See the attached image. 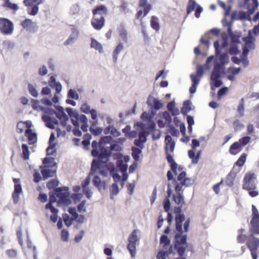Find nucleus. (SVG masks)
<instances>
[{"label":"nucleus","mask_w":259,"mask_h":259,"mask_svg":"<svg viewBox=\"0 0 259 259\" xmlns=\"http://www.w3.org/2000/svg\"><path fill=\"white\" fill-rule=\"evenodd\" d=\"M182 211L181 207H175L174 212L177 214L176 216V233L175 235V242L174 247L177 249L178 254L182 256L186 251V247L182 245L187 244V235H182L183 229L182 224L185 220V215L181 214Z\"/></svg>","instance_id":"f257e3e1"},{"label":"nucleus","mask_w":259,"mask_h":259,"mask_svg":"<svg viewBox=\"0 0 259 259\" xmlns=\"http://www.w3.org/2000/svg\"><path fill=\"white\" fill-rule=\"evenodd\" d=\"M70 192L67 186L58 187L49 193V202L47 207L52 206V204L57 203L58 207H66L71 204L70 198Z\"/></svg>","instance_id":"f03ea898"},{"label":"nucleus","mask_w":259,"mask_h":259,"mask_svg":"<svg viewBox=\"0 0 259 259\" xmlns=\"http://www.w3.org/2000/svg\"><path fill=\"white\" fill-rule=\"evenodd\" d=\"M116 146V144L111 145L109 147L98 146L100 152L98 151V170L104 176H106L109 170L108 158L111 156L112 151Z\"/></svg>","instance_id":"7ed1b4c3"},{"label":"nucleus","mask_w":259,"mask_h":259,"mask_svg":"<svg viewBox=\"0 0 259 259\" xmlns=\"http://www.w3.org/2000/svg\"><path fill=\"white\" fill-rule=\"evenodd\" d=\"M256 176L253 172H247L243 178L242 188L248 192L251 197H254L258 195L256 186Z\"/></svg>","instance_id":"20e7f679"},{"label":"nucleus","mask_w":259,"mask_h":259,"mask_svg":"<svg viewBox=\"0 0 259 259\" xmlns=\"http://www.w3.org/2000/svg\"><path fill=\"white\" fill-rule=\"evenodd\" d=\"M165 151L167 161L170 165L171 170L175 174H176L178 164L175 161L172 156L170 154V153L174 152L176 143L172 140V138L170 136L167 135L165 137Z\"/></svg>","instance_id":"39448f33"},{"label":"nucleus","mask_w":259,"mask_h":259,"mask_svg":"<svg viewBox=\"0 0 259 259\" xmlns=\"http://www.w3.org/2000/svg\"><path fill=\"white\" fill-rule=\"evenodd\" d=\"M251 233L247 237L246 245L249 249L252 259H257V250L259 247V238Z\"/></svg>","instance_id":"423d86ee"},{"label":"nucleus","mask_w":259,"mask_h":259,"mask_svg":"<svg viewBox=\"0 0 259 259\" xmlns=\"http://www.w3.org/2000/svg\"><path fill=\"white\" fill-rule=\"evenodd\" d=\"M252 212L249 232L253 234L259 235V212L254 205H252Z\"/></svg>","instance_id":"0eeeda50"},{"label":"nucleus","mask_w":259,"mask_h":259,"mask_svg":"<svg viewBox=\"0 0 259 259\" xmlns=\"http://www.w3.org/2000/svg\"><path fill=\"white\" fill-rule=\"evenodd\" d=\"M14 30L13 22L6 18H0V31L4 35H11Z\"/></svg>","instance_id":"6e6552de"},{"label":"nucleus","mask_w":259,"mask_h":259,"mask_svg":"<svg viewBox=\"0 0 259 259\" xmlns=\"http://www.w3.org/2000/svg\"><path fill=\"white\" fill-rule=\"evenodd\" d=\"M138 232V231L137 230H133L127 239L128 244L127 248L130 251L132 256H134L135 255L136 245L139 241V238L137 235Z\"/></svg>","instance_id":"1a4fd4ad"},{"label":"nucleus","mask_w":259,"mask_h":259,"mask_svg":"<svg viewBox=\"0 0 259 259\" xmlns=\"http://www.w3.org/2000/svg\"><path fill=\"white\" fill-rule=\"evenodd\" d=\"M49 86L52 89H55L56 94L54 95L52 98V102L55 104L58 103L59 101V96L57 95L59 94L62 89V85L59 81H57L56 77L54 76H51L48 81Z\"/></svg>","instance_id":"9d476101"},{"label":"nucleus","mask_w":259,"mask_h":259,"mask_svg":"<svg viewBox=\"0 0 259 259\" xmlns=\"http://www.w3.org/2000/svg\"><path fill=\"white\" fill-rule=\"evenodd\" d=\"M139 7L143 9V10H139L136 15V18L139 19L143 14V17H145L152 9V6L150 4L148 3V0H140Z\"/></svg>","instance_id":"9b49d317"},{"label":"nucleus","mask_w":259,"mask_h":259,"mask_svg":"<svg viewBox=\"0 0 259 259\" xmlns=\"http://www.w3.org/2000/svg\"><path fill=\"white\" fill-rule=\"evenodd\" d=\"M13 181L14 183V190L12 193V198L13 203L17 204L19 200V195L22 193L23 189L19 178H13Z\"/></svg>","instance_id":"f8f14e48"},{"label":"nucleus","mask_w":259,"mask_h":259,"mask_svg":"<svg viewBox=\"0 0 259 259\" xmlns=\"http://www.w3.org/2000/svg\"><path fill=\"white\" fill-rule=\"evenodd\" d=\"M22 27L30 33H35L38 31V27L35 22L28 18H26L21 22Z\"/></svg>","instance_id":"ddd939ff"},{"label":"nucleus","mask_w":259,"mask_h":259,"mask_svg":"<svg viewBox=\"0 0 259 259\" xmlns=\"http://www.w3.org/2000/svg\"><path fill=\"white\" fill-rule=\"evenodd\" d=\"M41 170V173L42 176V179L46 180L49 178L54 177L57 172V169H51V167L48 166H44L41 165L39 167Z\"/></svg>","instance_id":"4468645a"},{"label":"nucleus","mask_w":259,"mask_h":259,"mask_svg":"<svg viewBox=\"0 0 259 259\" xmlns=\"http://www.w3.org/2000/svg\"><path fill=\"white\" fill-rule=\"evenodd\" d=\"M97 169L95 171H92V166L91 167V170L89 176L85 179L81 184V187L82 188L88 187L90 183L91 176L94 175L93 179V183L95 187H97Z\"/></svg>","instance_id":"2eb2a0df"},{"label":"nucleus","mask_w":259,"mask_h":259,"mask_svg":"<svg viewBox=\"0 0 259 259\" xmlns=\"http://www.w3.org/2000/svg\"><path fill=\"white\" fill-rule=\"evenodd\" d=\"M93 150L91 155L94 157L92 162V171H95L97 169V140H94L92 143Z\"/></svg>","instance_id":"dca6fc26"},{"label":"nucleus","mask_w":259,"mask_h":259,"mask_svg":"<svg viewBox=\"0 0 259 259\" xmlns=\"http://www.w3.org/2000/svg\"><path fill=\"white\" fill-rule=\"evenodd\" d=\"M149 132L146 131H142L140 132L139 134V139H136L134 141V144L140 148L141 149H143L144 148V143H145L147 141V137L149 135Z\"/></svg>","instance_id":"f3484780"},{"label":"nucleus","mask_w":259,"mask_h":259,"mask_svg":"<svg viewBox=\"0 0 259 259\" xmlns=\"http://www.w3.org/2000/svg\"><path fill=\"white\" fill-rule=\"evenodd\" d=\"M25 136L27 137L29 145H33L37 141V134L30 128L25 130Z\"/></svg>","instance_id":"a211bd4d"},{"label":"nucleus","mask_w":259,"mask_h":259,"mask_svg":"<svg viewBox=\"0 0 259 259\" xmlns=\"http://www.w3.org/2000/svg\"><path fill=\"white\" fill-rule=\"evenodd\" d=\"M224 70L225 67L224 65L216 63L214 65L211 76H212L215 78H219L221 76V74L224 73Z\"/></svg>","instance_id":"6ab92c4d"},{"label":"nucleus","mask_w":259,"mask_h":259,"mask_svg":"<svg viewBox=\"0 0 259 259\" xmlns=\"http://www.w3.org/2000/svg\"><path fill=\"white\" fill-rule=\"evenodd\" d=\"M46 121H44L45 122V125L48 128L54 130L55 128V125L59 124L58 120L54 117H49V116H44Z\"/></svg>","instance_id":"aec40b11"},{"label":"nucleus","mask_w":259,"mask_h":259,"mask_svg":"<svg viewBox=\"0 0 259 259\" xmlns=\"http://www.w3.org/2000/svg\"><path fill=\"white\" fill-rule=\"evenodd\" d=\"M178 181L181 182V184L185 185V186L188 187L192 184V180L186 177V173L185 171H182L177 177Z\"/></svg>","instance_id":"412c9836"},{"label":"nucleus","mask_w":259,"mask_h":259,"mask_svg":"<svg viewBox=\"0 0 259 259\" xmlns=\"http://www.w3.org/2000/svg\"><path fill=\"white\" fill-rule=\"evenodd\" d=\"M147 103L149 106H153L155 110H159L162 106L160 101L151 97L148 98Z\"/></svg>","instance_id":"4be33fe9"},{"label":"nucleus","mask_w":259,"mask_h":259,"mask_svg":"<svg viewBox=\"0 0 259 259\" xmlns=\"http://www.w3.org/2000/svg\"><path fill=\"white\" fill-rule=\"evenodd\" d=\"M56 110L55 115L58 119L61 120L64 118L68 116L64 112V108L60 105H54Z\"/></svg>","instance_id":"5701e85b"},{"label":"nucleus","mask_w":259,"mask_h":259,"mask_svg":"<svg viewBox=\"0 0 259 259\" xmlns=\"http://www.w3.org/2000/svg\"><path fill=\"white\" fill-rule=\"evenodd\" d=\"M242 148H243L240 145V144L238 142H236L233 143L230 147L229 152L232 155H235L240 152L242 150Z\"/></svg>","instance_id":"b1692460"},{"label":"nucleus","mask_w":259,"mask_h":259,"mask_svg":"<svg viewBox=\"0 0 259 259\" xmlns=\"http://www.w3.org/2000/svg\"><path fill=\"white\" fill-rule=\"evenodd\" d=\"M40 111H42L45 114L42 116V120L45 121L44 116L52 117L53 114H55L56 110L47 107H40Z\"/></svg>","instance_id":"393cba45"},{"label":"nucleus","mask_w":259,"mask_h":259,"mask_svg":"<svg viewBox=\"0 0 259 259\" xmlns=\"http://www.w3.org/2000/svg\"><path fill=\"white\" fill-rule=\"evenodd\" d=\"M44 166H48L53 168L57 166V162L55 161V158L53 157H47L42 160Z\"/></svg>","instance_id":"a878e982"},{"label":"nucleus","mask_w":259,"mask_h":259,"mask_svg":"<svg viewBox=\"0 0 259 259\" xmlns=\"http://www.w3.org/2000/svg\"><path fill=\"white\" fill-rule=\"evenodd\" d=\"M190 77L192 81V85L190 88L189 91L191 94L194 93L196 91V87L199 83V78L194 74L190 75Z\"/></svg>","instance_id":"bb28decb"},{"label":"nucleus","mask_w":259,"mask_h":259,"mask_svg":"<svg viewBox=\"0 0 259 259\" xmlns=\"http://www.w3.org/2000/svg\"><path fill=\"white\" fill-rule=\"evenodd\" d=\"M78 31L76 29H72V33L69 35L67 39L64 42L65 46L69 45L74 42L77 38Z\"/></svg>","instance_id":"cd10ccee"},{"label":"nucleus","mask_w":259,"mask_h":259,"mask_svg":"<svg viewBox=\"0 0 259 259\" xmlns=\"http://www.w3.org/2000/svg\"><path fill=\"white\" fill-rule=\"evenodd\" d=\"M109 168L110 175L112 177L115 183L118 182L120 179L121 177L116 172V170L114 166L112 165H109Z\"/></svg>","instance_id":"c85d7f7f"},{"label":"nucleus","mask_w":259,"mask_h":259,"mask_svg":"<svg viewBox=\"0 0 259 259\" xmlns=\"http://www.w3.org/2000/svg\"><path fill=\"white\" fill-rule=\"evenodd\" d=\"M173 201L177 204L182 206L185 203L184 196L182 193L174 194L172 196Z\"/></svg>","instance_id":"c756f323"},{"label":"nucleus","mask_w":259,"mask_h":259,"mask_svg":"<svg viewBox=\"0 0 259 259\" xmlns=\"http://www.w3.org/2000/svg\"><path fill=\"white\" fill-rule=\"evenodd\" d=\"M251 35L250 32L249 31V36L243 38V40L245 43V47L250 49H254V45L253 44V38Z\"/></svg>","instance_id":"7c9ffc66"},{"label":"nucleus","mask_w":259,"mask_h":259,"mask_svg":"<svg viewBox=\"0 0 259 259\" xmlns=\"http://www.w3.org/2000/svg\"><path fill=\"white\" fill-rule=\"evenodd\" d=\"M148 129L153 132L152 138L154 140L158 139L160 137V132L159 131H156L155 129V124L154 123H151L148 127Z\"/></svg>","instance_id":"2f4dec72"},{"label":"nucleus","mask_w":259,"mask_h":259,"mask_svg":"<svg viewBox=\"0 0 259 259\" xmlns=\"http://www.w3.org/2000/svg\"><path fill=\"white\" fill-rule=\"evenodd\" d=\"M22 157L24 160H28L29 158L30 151L28 146L26 144H22Z\"/></svg>","instance_id":"473e14b6"},{"label":"nucleus","mask_w":259,"mask_h":259,"mask_svg":"<svg viewBox=\"0 0 259 259\" xmlns=\"http://www.w3.org/2000/svg\"><path fill=\"white\" fill-rule=\"evenodd\" d=\"M65 111L70 117H72L75 119H79V114L76 110L68 107L65 108Z\"/></svg>","instance_id":"72a5a7b5"},{"label":"nucleus","mask_w":259,"mask_h":259,"mask_svg":"<svg viewBox=\"0 0 259 259\" xmlns=\"http://www.w3.org/2000/svg\"><path fill=\"white\" fill-rule=\"evenodd\" d=\"M150 25L151 27L156 31H159V30L160 29L159 24L158 23V19L155 16H152L150 21Z\"/></svg>","instance_id":"f704fd0d"},{"label":"nucleus","mask_w":259,"mask_h":259,"mask_svg":"<svg viewBox=\"0 0 259 259\" xmlns=\"http://www.w3.org/2000/svg\"><path fill=\"white\" fill-rule=\"evenodd\" d=\"M3 6L5 8H8L14 11H16L19 9L17 4L11 3L10 0H5Z\"/></svg>","instance_id":"c9c22d12"},{"label":"nucleus","mask_w":259,"mask_h":259,"mask_svg":"<svg viewBox=\"0 0 259 259\" xmlns=\"http://www.w3.org/2000/svg\"><path fill=\"white\" fill-rule=\"evenodd\" d=\"M244 99L243 98H241L239 101V104L237 107V111L239 114L240 116H243L244 114Z\"/></svg>","instance_id":"e433bc0d"},{"label":"nucleus","mask_w":259,"mask_h":259,"mask_svg":"<svg viewBox=\"0 0 259 259\" xmlns=\"http://www.w3.org/2000/svg\"><path fill=\"white\" fill-rule=\"evenodd\" d=\"M198 5L195 0H189L187 6V14H190Z\"/></svg>","instance_id":"4c0bfd02"},{"label":"nucleus","mask_w":259,"mask_h":259,"mask_svg":"<svg viewBox=\"0 0 259 259\" xmlns=\"http://www.w3.org/2000/svg\"><path fill=\"white\" fill-rule=\"evenodd\" d=\"M67 98L77 100L79 98V95L75 90L70 89L67 92Z\"/></svg>","instance_id":"58836bf2"},{"label":"nucleus","mask_w":259,"mask_h":259,"mask_svg":"<svg viewBox=\"0 0 259 259\" xmlns=\"http://www.w3.org/2000/svg\"><path fill=\"white\" fill-rule=\"evenodd\" d=\"M62 219H63L64 224L68 227L72 225L73 221H74V220L66 213H64L62 214Z\"/></svg>","instance_id":"ea45409f"},{"label":"nucleus","mask_w":259,"mask_h":259,"mask_svg":"<svg viewBox=\"0 0 259 259\" xmlns=\"http://www.w3.org/2000/svg\"><path fill=\"white\" fill-rule=\"evenodd\" d=\"M183 107L181 109V113L185 115L191 110L190 107V101L189 100H186L184 102Z\"/></svg>","instance_id":"a19ab883"},{"label":"nucleus","mask_w":259,"mask_h":259,"mask_svg":"<svg viewBox=\"0 0 259 259\" xmlns=\"http://www.w3.org/2000/svg\"><path fill=\"white\" fill-rule=\"evenodd\" d=\"M28 90L29 94L33 97L37 98L38 96V92L36 88L31 83H28Z\"/></svg>","instance_id":"79ce46f5"},{"label":"nucleus","mask_w":259,"mask_h":259,"mask_svg":"<svg viewBox=\"0 0 259 259\" xmlns=\"http://www.w3.org/2000/svg\"><path fill=\"white\" fill-rule=\"evenodd\" d=\"M59 182L58 180L52 179L47 183V187L49 190H52L54 189H55L56 188H58L57 187L59 185Z\"/></svg>","instance_id":"37998d69"},{"label":"nucleus","mask_w":259,"mask_h":259,"mask_svg":"<svg viewBox=\"0 0 259 259\" xmlns=\"http://www.w3.org/2000/svg\"><path fill=\"white\" fill-rule=\"evenodd\" d=\"M219 61V64H222L224 66L227 64L229 61V57L227 54L225 53L220 55Z\"/></svg>","instance_id":"c03bdc74"},{"label":"nucleus","mask_w":259,"mask_h":259,"mask_svg":"<svg viewBox=\"0 0 259 259\" xmlns=\"http://www.w3.org/2000/svg\"><path fill=\"white\" fill-rule=\"evenodd\" d=\"M31 8H28L27 9V13L31 16H35L37 15L38 12L39 7L37 5H33L31 6Z\"/></svg>","instance_id":"a18cd8bd"},{"label":"nucleus","mask_w":259,"mask_h":259,"mask_svg":"<svg viewBox=\"0 0 259 259\" xmlns=\"http://www.w3.org/2000/svg\"><path fill=\"white\" fill-rule=\"evenodd\" d=\"M43 3V0H24L23 4L25 6H31L33 5L39 6Z\"/></svg>","instance_id":"49530a36"},{"label":"nucleus","mask_w":259,"mask_h":259,"mask_svg":"<svg viewBox=\"0 0 259 259\" xmlns=\"http://www.w3.org/2000/svg\"><path fill=\"white\" fill-rule=\"evenodd\" d=\"M80 11V6L78 4L72 5L70 9V14L71 15H77Z\"/></svg>","instance_id":"de8ad7c7"},{"label":"nucleus","mask_w":259,"mask_h":259,"mask_svg":"<svg viewBox=\"0 0 259 259\" xmlns=\"http://www.w3.org/2000/svg\"><path fill=\"white\" fill-rule=\"evenodd\" d=\"M245 230L244 229H240L238 230V235L237 237V242L239 243H242L244 242L245 235L244 234Z\"/></svg>","instance_id":"09e8293b"},{"label":"nucleus","mask_w":259,"mask_h":259,"mask_svg":"<svg viewBox=\"0 0 259 259\" xmlns=\"http://www.w3.org/2000/svg\"><path fill=\"white\" fill-rule=\"evenodd\" d=\"M123 45L120 43L115 49L113 53V58L116 61L119 53L123 50Z\"/></svg>","instance_id":"8fccbe9b"},{"label":"nucleus","mask_w":259,"mask_h":259,"mask_svg":"<svg viewBox=\"0 0 259 259\" xmlns=\"http://www.w3.org/2000/svg\"><path fill=\"white\" fill-rule=\"evenodd\" d=\"M170 240L165 235H162L160 238V243L163 244V247H165L170 245Z\"/></svg>","instance_id":"3c124183"},{"label":"nucleus","mask_w":259,"mask_h":259,"mask_svg":"<svg viewBox=\"0 0 259 259\" xmlns=\"http://www.w3.org/2000/svg\"><path fill=\"white\" fill-rule=\"evenodd\" d=\"M132 156L133 158L137 161L139 159V154L142 152L141 149L137 147H132Z\"/></svg>","instance_id":"603ef678"},{"label":"nucleus","mask_w":259,"mask_h":259,"mask_svg":"<svg viewBox=\"0 0 259 259\" xmlns=\"http://www.w3.org/2000/svg\"><path fill=\"white\" fill-rule=\"evenodd\" d=\"M112 140V138L110 136H105L101 138L99 142L98 143V146H103V144L110 143Z\"/></svg>","instance_id":"864d4df0"},{"label":"nucleus","mask_w":259,"mask_h":259,"mask_svg":"<svg viewBox=\"0 0 259 259\" xmlns=\"http://www.w3.org/2000/svg\"><path fill=\"white\" fill-rule=\"evenodd\" d=\"M251 140V138L249 136L244 137L239 140L238 142L240 144V145L243 148L248 144Z\"/></svg>","instance_id":"5fc2aeb1"},{"label":"nucleus","mask_w":259,"mask_h":259,"mask_svg":"<svg viewBox=\"0 0 259 259\" xmlns=\"http://www.w3.org/2000/svg\"><path fill=\"white\" fill-rule=\"evenodd\" d=\"M218 3L219 5L225 11V15H229L231 9V7L230 6H227L225 3L220 1L218 2Z\"/></svg>","instance_id":"6e6d98bb"},{"label":"nucleus","mask_w":259,"mask_h":259,"mask_svg":"<svg viewBox=\"0 0 259 259\" xmlns=\"http://www.w3.org/2000/svg\"><path fill=\"white\" fill-rule=\"evenodd\" d=\"M233 125L235 131H239L244 127V125L238 119L233 122Z\"/></svg>","instance_id":"4d7b16f0"},{"label":"nucleus","mask_w":259,"mask_h":259,"mask_svg":"<svg viewBox=\"0 0 259 259\" xmlns=\"http://www.w3.org/2000/svg\"><path fill=\"white\" fill-rule=\"evenodd\" d=\"M69 233L66 229H62L61 232V237L63 241L67 242L68 241Z\"/></svg>","instance_id":"13d9d810"},{"label":"nucleus","mask_w":259,"mask_h":259,"mask_svg":"<svg viewBox=\"0 0 259 259\" xmlns=\"http://www.w3.org/2000/svg\"><path fill=\"white\" fill-rule=\"evenodd\" d=\"M246 159V155L245 153L242 154L237 161L236 162V164L239 166H242L245 163V162Z\"/></svg>","instance_id":"bf43d9fd"},{"label":"nucleus","mask_w":259,"mask_h":259,"mask_svg":"<svg viewBox=\"0 0 259 259\" xmlns=\"http://www.w3.org/2000/svg\"><path fill=\"white\" fill-rule=\"evenodd\" d=\"M80 110L82 112L85 114L90 113L92 110L90 106L87 103L82 104L80 108Z\"/></svg>","instance_id":"052dcab7"},{"label":"nucleus","mask_w":259,"mask_h":259,"mask_svg":"<svg viewBox=\"0 0 259 259\" xmlns=\"http://www.w3.org/2000/svg\"><path fill=\"white\" fill-rule=\"evenodd\" d=\"M119 34L123 41H127V32L125 28H120L119 30Z\"/></svg>","instance_id":"680f3d73"},{"label":"nucleus","mask_w":259,"mask_h":259,"mask_svg":"<svg viewBox=\"0 0 259 259\" xmlns=\"http://www.w3.org/2000/svg\"><path fill=\"white\" fill-rule=\"evenodd\" d=\"M117 166L119 167L120 171L123 173L126 172L127 168V165L123 163L122 161H118Z\"/></svg>","instance_id":"e2e57ef3"},{"label":"nucleus","mask_w":259,"mask_h":259,"mask_svg":"<svg viewBox=\"0 0 259 259\" xmlns=\"http://www.w3.org/2000/svg\"><path fill=\"white\" fill-rule=\"evenodd\" d=\"M68 212L72 215V218H71L74 220L78 218V213L77 212L76 209L75 207H69L68 209Z\"/></svg>","instance_id":"0e129e2a"},{"label":"nucleus","mask_w":259,"mask_h":259,"mask_svg":"<svg viewBox=\"0 0 259 259\" xmlns=\"http://www.w3.org/2000/svg\"><path fill=\"white\" fill-rule=\"evenodd\" d=\"M96 124H97V120L94 121L90 127V132L95 136H97V126Z\"/></svg>","instance_id":"69168bd1"},{"label":"nucleus","mask_w":259,"mask_h":259,"mask_svg":"<svg viewBox=\"0 0 259 259\" xmlns=\"http://www.w3.org/2000/svg\"><path fill=\"white\" fill-rule=\"evenodd\" d=\"M234 178L232 175H228L226 179L225 183L229 186H232L234 185Z\"/></svg>","instance_id":"338daca9"},{"label":"nucleus","mask_w":259,"mask_h":259,"mask_svg":"<svg viewBox=\"0 0 259 259\" xmlns=\"http://www.w3.org/2000/svg\"><path fill=\"white\" fill-rule=\"evenodd\" d=\"M82 197V194L80 193H74L72 194L71 198L73 199L75 203L80 201Z\"/></svg>","instance_id":"774afa93"}]
</instances>
